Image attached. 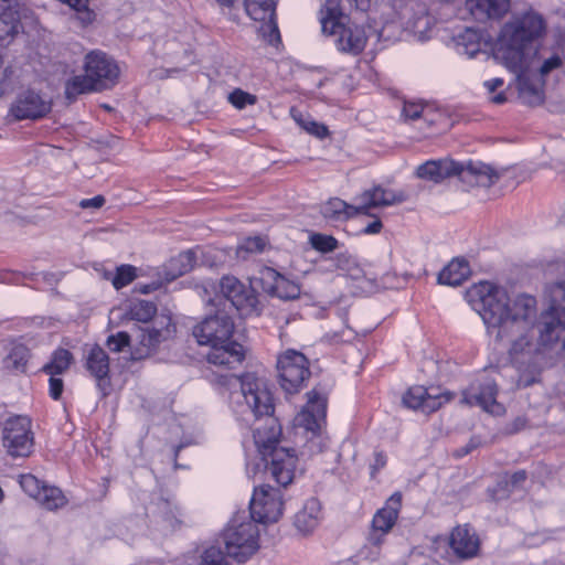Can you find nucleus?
Listing matches in <instances>:
<instances>
[{"label": "nucleus", "mask_w": 565, "mask_h": 565, "mask_svg": "<svg viewBox=\"0 0 565 565\" xmlns=\"http://www.w3.org/2000/svg\"><path fill=\"white\" fill-rule=\"evenodd\" d=\"M423 109H424V107L422 104L405 102L404 106H403L402 115L406 119L415 120L420 117Z\"/></svg>", "instance_id": "nucleus-49"}, {"label": "nucleus", "mask_w": 565, "mask_h": 565, "mask_svg": "<svg viewBox=\"0 0 565 565\" xmlns=\"http://www.w3.org/2000/svg\"><path fill=\"white\" fill-rule=\"evenodd\" d=\"M562 65V58L558 54H553L552 56L545 58L541 66L539 67V72L542 76L550 74L552 71L558 68Z\"/></svg>", "instance_id": "nucleus-48"}, {"label": "nucleus", "mask_w": 565, "mask_h": 565, "mask_svg": "<svg viewBox=\"0 0 565 565\" xmlns=\"http://www.w3.org/2000/svg\"><path fill=\"white\" fill-rule=\"evenodd\" d=\"M479 446H481V438L478 436H472L466 446L455 450L454 456L457 458H461L470 454L472 450L477 449Z\"/></svg>", "instance_id": "nucleus-50"}, {"label": "nucleus", "mask_w": 565, "mask_h": 565, "mask_svg": "<svg viewBox=\"0 0 565 565\" xmlns=\"http://www.w3.org/2000/svg\"><path fill=\"white\" fill-rule=\"evenodd\" d=\"M228 557L245 563L259 550L258 525L247 515L234 516L222 534Z\"/></svg>", "instance_id": "nucleus-6"}, {"label": "nucleus", "mask_w": 565, "mask_h": 565, "mask_svg": "<svg viewBox=\"0 0 565 565\" xmlns=\"http://www.w3.org/2000/svg\"><path fill=\"white\" fill-rule=\"evenodd\" d=\"M3 94V89L0 87V96Z\"/></svg>", "instance_id": "nucleus-64"}, {"label": "nucleus", "mask_w": 565, "mask_h": 565, "mask_svg": "<svg viewBox=\"0 0 565 565\" xmlns=\"http://www.w3.org/2000/svg\"><path fill=\"white\" fill-rule=\"evenodd\" d=\"M278 380L287 394H296L302 390L311 372L308 359L296 350H287L277 360Z\"/></svg>", "instance_id": "nucleus-7"}, {"label": "nucleus", "mask_w": 565, "mask_h": 565, "mask_svg": "<svg viewBox=\"0 0 565 565\" xmlns=\"http://www.w3.org/2000/svg\"><path fill=\"white\" fill-rule=\"evenodd\" d=\"M397 14L405 26L414 33H424L430 26V17L424 2L406 0L395 4Z\"/></svg>", "instance_id": "nucleus-21"}, {"label": "nucleus", "mask_w": 565, "mask_h": 565, "mask_svg": "<svg viewBox=\"0 0 565 565\" xmlns=\"http://www.w3.org/2000/svg\"><path fill=\"white\" fill-rule=\"evenodd\" d=\"M182 448V446H178L177 449H175V457L178 456V452L180 451V449Z\"/></svg>", "instance_id": "nucleus-62"}, {"label": "nucleus", "mask_w": 565, "mask_h": 565, "mask_svg": "<svg viewBox=\"0 0 565 565\" xmlns=\"http://www.w3.org/2000/svg\"><path fill=\"white\" fill-rule=\"evenodd\" d=\"M546 24L541 14L527 11L514 14L501 29L495 55L514 74H521L533 56L534 43L545 33Z\"/></svg>", "instance_id": "nucleus-3"}, {"label": "nucleus", "mask_w": 565, "mask_h": 565, "mask_svg": "<svg viewBox=\"0 0 565 565\" xmlns=\"http://www.w3.org/2000/svg\"><path fill=\"white\" fill-rule=\"evenodd\" d=\"M307 396L308 402L296 415L294 424L296 428H303L305 431L315 436L326 418L327 398L316 390L308 392Z\"/></svg>", "instance_id": "nucleus-19"}, {"label": "nucleus", "mask_w": 565, "mask_h": 565, "mask_svg": "<svg viewBox=\"0 0 565 565\" xmlns=\"http://www.w3.org/2000/svg\"><path fill=\"white\" fill-rule=\"evenodd\" d=\"M20 28L17 3L13 0H0V47L8 46Z\"/></svg>", "instance_id": "nucleus-22"}, {"label": "nucleus", "mask_w": 565, "mask_h": 565, "mask_svg": "<svg viewBox=\"0 0 565 565\" xmlns=\"http://www.w3.org/2000/svg\"><path fill=\"white\" fill-rule=\"evenodd\" d=\"M449 545L458 557L467 559L477 555L480 542L476 533L465 525L454 529Z\"/></svg>", "instance_id": "nucleus-23"}, {"label": "nucleus", "mask_w": 565, "mask_h": 565, "mask_svg": "<svg viewBox=\"0 0 565 565\" xmlns=\"http://www.w3.org/2000/svg\"><path fill=\"white\" fill-rule=\"evenodd\" d=\"M233 332V319L226 310L217 308L216 313L198 323L192 333L200 345L215 347L232 340Z\"/></svg>", "instance_id": "nucleus-8"}, {"label": "nucleus", "mask_w": 565, "mask_h": 565, "mask_svg": "<svg viewBox=\"0 0 565 565\" xmlns=\"http://www.w3.org/2000/svg\"><path fill=\"white\" fill-rule=\"evenodd\" d=\"M160 288V284L159 282H152V284H147V285H140L138 287V290L139 292L141 294H150L151 291H154L157 289Z\"/></svg>", "instance_id": "nucleus-57"}, {"label": "nucleus", "mask_w": 565, "mask_h": 565, "mask_svg": "<svg viewBox=\"0 0 565 565\" xmlns=\"http://www.w3.org/2000/svg\"><path fill=\"white\" fill-rule=\"evenodd\" d=\"M265 279L273 281L268 290L280 299H296L300 295V288L297 284L288 280L273 268L266 269Z\"/></svg>", "instance_id": "nucleus-28"}, {"label": "nucleus", "mask_w": 565, "mask_h": 565, "mask_svg": "<svg viewBox=\"0 0 565 565\" xmlns=\"http://www.w3.org/2000/svg\"><path fill=\"white\" fill-rule=\"evenodd\" d=\"M20 486L26 494L36 500L44 484L33 475H23L20 479Z\"/></svg>", "instance_id": "nucleus-44"}, {"label": "nucleus", "mask_w": 565, "mask_h": 565, "mask_svg": "<svg viewBox=\"0 0 565 565\" xmlns=\"http://www.w3.org/2000/svg\"><path fill=\"white\" fill-rule=\"evenodd\" d=\"M230 102L238 109L246 105H254L257 100L255 95L248 94L242 89H235L228 96Z\"/></svg>", "instance_id": "nucleus-46"}, {"label": "nucleus", "mask_w": 565, "mask_h": 565, "mask_svg": "<svg viewBox=\"0 0 565 565\" xmlns=\"http://www.w3.org/2000/svg\"><path fill=\"white\" fill-rule=\"evenodd\" d=\"M2 444L11 457H28L34 446L31 420L26 416H13L4 422Z\"/></svg>", "instance_id": "nucleus-9"}, {"label": "nucleus", "mask_w": 565, "mask_h": 565, "mask_svg": "<svg viewBox=\"0 0 565 565\" xmlns=\"http://www.w3.org/2000/svg\"><path fill=\"white\" fill-rule=\"evenodd\" d=\"M130 318L139 322H149L157 313V305L152 301L138 299L130 303Z\"/></svg>", "instance_id": "nucleus-36"}, {"label": "nucleus", "mask_w": 565, "mask_h": 565, "mask_svg": "<svg viewBox=\"0 0 565 565\" xmlns=\"http://www.w3.org/2000/svg\"><path fill=\"white\" fill-rule=\"evenodd\" d=\"M221 6L223 7H232L234 3V0H216Z\"/></svg>", "instance_id": "nucleus-60"}, {"label": "nucleus", "mask_w": 565, "mask_h": 565, "mask_svg": "<svg viewBox=\"0 0 565 565\" xmlns=\"http://www.w3.org/2000/svg\"><path fill=\"white\" fill-rule=\"evenodd\" d=\"M526 479L527 472L525 470H519L512 475H504L502 480L499 481L498 486L509 492H512L516 489H521Z\"/></svg>", "instance_id": "nucleus-41"}, {"label": "nucleus", "mask_w": 565, "mask_h": 565, "mask_svg": "<svg viewBox=\"0 0 565 565\" xmlns=\"http://www.w3.org/2000/svg\"><path fill=\"white\" fill-rule=\"evenodd\" d=\"M383 227V224L381 222V220L376 218L375 221H373L372 223H370L367 226H365L362 231V233L364 234H377L381 232Z\"/></svg>", "instance_id": "nucleus-55"}, {"label": "nucleus", "mask_w": 565, "mask_h": 565, "mask_svg": "<svg viewBox=\"0 0 565 565\" xmlns=\"http://www.w3.org/2000/svg\"><path fill=\"white\" fill-rule=\"evenodd\" d=\"M76 12V19L82 26L90 24L95 20V12L88 8V0H58Z\"/></svg>", "instance_id": "nucleus-38"}, {"label": "nucleus", "mask_w": 565, "mask_h": 565, "mask_svg": "<svg viewBox=\"0 0 565 565\" xmlns=\"http://www.w3.org/2000/svg\"><path fill=\"white\" fill-rule=\"evenodd\" d=\"M408 200V194L403 191H393L384 189L381 185L373 186L372 189L365 190L355 201L359 205L360 214L371 215L370 209L391 206L399 204Z\"/></svg>", "instance_id": "nucleus-20"}, {"label": "nucleus", "mask_w": 565, "mask_h": 565, "mask_svg": "<svg viewBox=\"0 0 565 565\" xmlns=\"http://www.w3.org/2000/svg\"><path fill=\"white\" fill-rule=\"evenodd\" d=\"M457 175L459 180L471 186L490 188L499 179L500 173L481 161H468L466 164L451 159L428 160L418 166L416 177L434 183Z\"/></svg>", "instance_id": "nucleus-4"}, {"label": "nucleus", "mask_w": 565, "mask_h": 565, "mask_svg": "<svg viewBox=\"0 0 565 565\" xmlns=\"http://www.w3.org/2000/svg\"><path fill=\"white\" fill-rule=\"evenodd\" d=\"M526 426V419L524 417H516L513 422L508 424L504 428L505 434L513 435L522 430Z\"/></svg>", "instance_id": "nucleus-53"}, {"label": "nucleus", "mask_w": 565, "mask_h": 565, "mask_svg": "<svg viewBox=\"0 0 565 565\" xmlns=\"http://www.w3.org/2000/svg\"><path fill=\"white\" fill-rule=\"evenodd\" d=\"M469 275V265L465 259H452L439 274L438 284L448 286L461 285Z\"/></svg>", "instance_id": "nucleus-30"}, {"label": "nucleus", "mask_w": 565, "mask_h": 565, "mask_svg": "<svg viewBox=\"0 0 565 565\" xmlns=\"http://www.w3.org/2000/svg\"><path fill=\"white\" fill-rule=\"evenodd\" d=\"M386 465V456L379 451V452H375L374 455V463L371 466V476L374 477L375 473L382 469L383 467H385Z\"/></svg>", "instance_id": "nucleus-54"}, {"label": "nucleus", "mask_w": 565, "mask_h": 565, "mask_svg": "<svg viewBox=\"0 0 565 565\" xmlns=\"http://www.w3.org/2000/svg\"><path fill=\"white\" fill-rule=\"evenodd\" d=\"M507 100V96L504 93H499L492 97V102L494 104H503Z\"/></svg>", "instance_id": "nucleus-59"}, {"label": "nucleus", "mask_w": 565, "mask_h": 565, "mask_svg": "<svg viewBox=\"0 0 565 565\" xmlns=\"http://www.w3.org/2000/svg\"><path fill=\"white\" fill-rule=\"evenodd\" d=\"M2 499H3V491H2V489L0 488V502L2 501Z\"/></svg>", "instance_id": "nucleus-63"}, {"label": "nucleus", "mask_w": 565, "mask_h": 565, "mask_svg": "<svg viewBox=\"0 0 565 565\" xmlns=\"http://www.w3.org/2000/svg\"><path fill=\"white\" fill-rule=\"evenodd\" d=\"M136 268L131 265H121L117 268L116 275L113 278V286L116 289L129 285L136 278Z\"/></svg>", "instance_id": "nucleus-43"}, {"label": "nucleus", "mask_w": 565, "mask_h": 565, "mask_svg": "<svg viewBox=\"0 0 565 565\" xmlns=\"http://www.w3.org/2000/svg\"><path fill=\"white\" fill-rule=\"evenodd\" d=\"M358 10L366 11L370 8L371 0H350Z\"/></svg>", "instance_id": "nucleus-58"}, {"label": "nucleus", "mask_w": 565, "mask_h": 565, "mask_svg": "<svg viewBox=\"0 0 565 565\" xmlns=\"http://www.w3.org/2000/svg\"><path fill=\"white\" fill-rule=\"evenodd\" d=\"M245 11L254 21L260 22L259 31L269 44L280 41L276 22V3L274 0H245Z\"/></svg>", "instance_id": "nucleus-15"}, {"label": "nucleus", "mask_w": 565, "mask_h": 565, "mask_svg": "<svg viewBox=\"0 0 565 565\" xmlns=\"http://www.w3.org/2000/svg\"><path fill=\"white\" fill-rule=\"evenodd\" d=\"M200 565H230L220 546L211 545L201 555Z\"/></svg>", "instance_id": "nucleus-40"}, {"label": "nucleus", "mask_w": 565, "mask_h": 565, "mask_svg": "<svg viewBox=\"0 0 565 565\" xmlns=\"http://www.w3.org/2000/svg\"><path fill=\"white\" fill-rule=\"evenodd\" d=\"M532 67V62H527V67L521 73L515 74L519 79V89L520 96L523 102L530 106L540 105L543 102L542 89L532 84L531 81L526 77V73Z\"/></svg>", "instance_id": "nucleus-32"}, {"label": "nucleus", "mask_w": 565, "mask_h": 565, "mask_svg": "<svg viewBox=\"0 0 565 565\" xmlns=\"http://www.w3.org/2000/svg\"><path fill=\"white\" fill-rule=\"evenodd\" d=\"M309 242L312 248L320 253H330L339 247V242L335 237L320 233L311 234Z\"/></svg>", "instance_id": "nucleus-39"}, {"label": "nucleus", "mask_w": 565, "mask_h": 565, "mask_svg": "<svg viewBox=\"0 0 565 565\" xmlns=\"http://www.w3.org/2000/svg\"><path fill=\"white\" fill-rule=\"evenodd\" d=\"M30 359V350L24 344L13 345L4 358L3 364L7 370L24 373Z\"/></svg>", "instance_id": "nucleus-34"}, {"label": "nucleus", "mask_w": 565, "mask_h": 565, "mask_svg": "<svg viewBox=\"0 0 565 565\" xmlns=\"http://www.w3.org/2000/svg\"><path fill=\"white\" fill-rule=\"evenodd\" d=\"M227 384L239 387L231 393L236 414H249L254 419L267 417L271 422L268 431L257 428L254 438L266 462V471L279 486L287 487L295 477L297 456L294 449L278 446L281 428L273 418L275 405L267 383L253 373H246L242 376L231 375Z\"/></svg>", "instance_id": "nucleus-2"}, {"label": "nucleus", "mask_w": 565, "mask_h": 565, "mask_svg": "<svg viewBox=\"0 0 565 565\" xmlns=\"http://www.w3.org/2000/svg\"><path fill=\"white\" fill-rule=\"evenodd\" d=\"M321 214L331 221H347L360 215L358 204H349L339 198H332L321 206Z\"/></svg>", "instance_id": "nucleus-29"}, {"label": "nucleus", "mask_w": 565, "mask_h": 565, "mask_svg": "<svg viewBox=\"0 0 565 565\" xmlns=\"http://www.w3.org/2000/svg\"><path fill=\"white\" fill-rule=\"evenodd\" d=\"M36 500L47 510L58 509L66 503V499L58 488L45 484Z\"/></svg>", "instance_id": "nucleus-37"}, {"label": "nucleus", "mask_w": 565, "mask_h": 565, "mask_svg": "<svg viewBox=\"0 0 565 565\" xmlns=\"http://www.w3.org/2000/svg\"><path fill=\"white\" fill-rule=\"evenodd\" d=\"M154 327L140 329L138 334L139 347L132 353L135 360L143 359L154 352L161 342L168 340L174 332L171 318L161 317L154 322Z\"/></svg>", "instance_id": "nucleus-17"}, {"label": "nucleus", "mask_w": 565, "mask_h": 565, "mask_svg": "<svg viewBox=\"0 0 565 565\" xmlns=\"http://www.w3.org/2000/svg\"><path fill=\"white\" fill-rule=\"evenodd\" d=\"M86 367L88 372L97 380L98 386L103 388L109 373V358L108 354L98 345L90 349L87 359Z\"/></svg>", "instance_id": "nucleus-27"}, {"label": "nucleus", "mask_w": 565, "mask_h": 565, "mask_svg": "<svg viewBox=\"0 0 565 565\" xmlns=\"http://www.w3.org/2000/svg\"><path fill=\"white\" fill-rule=\"evenodd\" d=\"M550 308L537 323L536 299L529 294L510 297L507 289L490 281L473 284L466 291L468 303L482 318L488 333L498 342L511 343L509 353L518 361L554 344L565 330V278L548 289Z\"/></svg>", "instance_id": "nucleus-1"}, {"label": "nucleus", "mask_w": 565, "mask_h": 565, "mask_svg": "<svg viewBox=\"0 0 565 565\" xmlns=\"http://www.w3.org/2000/svg\"><path fill=\"white\" fill-rule=\"evenodd\" d=\"M478 52H479V50L471 51V52L469 53V56H470V57H473V56H475V54H477Z\"/></svg>", "instance_id": "nucleus-61"}, {"label": "nucleus", "mask_w": 565, "mask_h": 565, "mask_svg": "<svg viewBox=\"0 0 565 565\" xmlns=\"http://www.w3.org/2000/svg\"><path fill=\"white\" fill-rule=\"evenodd\" d=\"M298 124L310 135L316 136L320 139L329 135L328 128L319 122L310 119L298 120Z\"/></svg>", "instance_id": "nucleus-47"}, {"label": "nucleus", "mask_w": 565, "mask_h": 565, "mask_svg": "<svg viewBox=\"0 0 565 565\" xmlns=\"http://www.w3.org/2000/svg\"><path fill=\"white\" fill-rule=\"evenodd\" d=\"M129 344L130 335L125 331L110 334L106 341V345L111 352H122Z\"/></svg>", "instance_id": "nucleus-45"}, {"label": "nucleus", "mask_w": 565, "mask_h": 565, "mask_svg": "<svg viewBox=\"0 0 565 565\" xmlns=\"http://www.w3.org/2000/svg\"><path fill=\"white\" fill-rule=\"evenodd\" d=\"M84 70L100 90L114 85L119 74L117 64L100 51L86 55Z\"/></svg>", "instance_id": "nucleus-16"}, {"label": "nucleus", "mask_w": 565, "mask_h": 565, "mask_svg": "<svg viewBox=\"0 0 565 565\" xmlns=\"http://www.w3.org/2000/svg\"><path fill=\"white\" fill-rule=\"evenodd\" d=\"M73 356L66 349H57L52 355V360L46 363L42 371L49 375H58L64 373L71 364Z\"/></svg>", "instance_id": "nucleus-35"}, {"label": "nucleus", "mask_w": 565, "mask_h": 565, "mask_svg": "<svg viewBox=\"0 0 565 565\" xmlns=\"http://www.w3.org/2000/svg\"><path fill=\"white\" fill-rule=\"evenodd\" d=\"M92 90H100L98 86L85 75H76L70 78L65 85V97L70 103L76 100L77 96Z\"/></svg>", "instance_id": "nucleus-33"}, {"label": "nucleus", "mask_w": 565, "mask_h": 565, "mask_svg": "<svg viewBox=\"0 0 565 565\" xmlns=\"http://www.w3.org/2000/svg\"><path fill=\"white\" fill-rule=\"evenodd\" d=\"M321 519V505L318 499L310 498L306 501L294 519V525L303 535L310 534Z\"/></svg>", "instance_id": "nucleus-26"}, {"label": "nucleus", "mask_w": 565, "mask_h": 565, "mask_svg": "<svg viewBox=\"0 0 565 565\" xmlns=\"http://www.w3.org/2000/svg\"><path fill=\"white\" fill-rule=\"evenodd\" d=\"M503 85V79L502 78H492L490 81H487L484 83V86L487 87V89L490 92V93H493L495 92L499 87H501Z\"/></svg>", "instance_id": "nucleus-56"}, {"label": "nucleus", "mask_w": 565, "mask_h": 565, "mask_svg": "<svg viewBox=\"0 0 565 565\" xmlns=\"http://www.w3.org/2000/svg\"><path fill=\"white\" fill-rule=\"evenodd\" d=\"M207 362L214 365L233 367L244 359L243 347L230 340L227 343L211 347V351L206 355Z\"/></svg>", "instance_id": "nucleus-25"}, {"label": "nucleus", "mask_w": 565, "mask_h": 565, "mask_svg": "<svg viewBox=\"0 0 565 565\" xmlns=\"http://www.w3.org/2000/svg\"><path fill=\"white\" fill-rule=\"evenodd\" d=\"M266 246V239L262 236L247 237L237 247V256L245 258V254L260 253Z\"/></svg>", "instance_id": "nucleus-42"}, {"label": "nucleus", "mask_w": 565, "mask_h": 565, "mask_svg": "<svg viewBox=\"0 0 565 565\" xmlns=\"http://www.w3.org/2000/svg\"><path fill=\"white\" fill-rule=\"evenodd\" d=\"M466 8L480 22L501 19L510 9V0H467Z\"/></svg>", "instance_id": "nucleus-24"}, {"label": "nucleus", "mask_w": 565, "mask_h": 565, "mask_svg": "<svg viewBox=\"0 0 565 565\" xmlns=\"http://www.w3.org/2000/svg\"><path fill=\"white\" fill-rule=\"evenodd\" d=\"M452 394L449 392H439V388L417 385L408 388L403 396V404L412 409H420L424 413H433L439 409L445 403L449 402Z\"/></svg>", "instance_id": "nucleus-18"}, {"label": "nucleus", "mask_w": 565, "mask_h": 565, "mask_svg": "<svg viewBox=\"0 0 565 565\" xmlns=\"http://www.w3.org/2000/svg\"><path fill=\"white\" fill-rule=\"evenodd\" d=\"M221 296H216L210 300V303L216 308L223 307L226 310L227 306L241 310L247 307H254L256 297L252 290L246 288L236 277L224 276L220 281Z\"/></svg>", "instance_id": "nucleus-13"}, {"label": "nucleus", "mask_w": 565, "mask_h": 565, "mask_svg": "<svg viewBox=\"0 0 565 565\" xmlns=\"http://www.w3.org/2000/svg\"><path fill=\"white\" fill-rule=\"evenodd\" d=\"M49 383L50 396L55 401L60 399L64 387L62 379L55 377V375H51Z\"/></svg>", "instance_id": "nucleus-52"}, {"label": "nucleus", "mask_w": 565, "mask_h": 565, "mask_svg": "<svg viewBox=\"0 0 565 565\" xmlns=\"http://www.w3.org/2000/svg\"><path fill=\"white\" fill-rule=\"evenodd\" d=\"M196 252L189 249L180 253L178 256L171 258L167 265L168 280L175 278L191 271L196 264Z\"/></svg>", "instance_id": "nucleus-31"}, {"label": "nucleus", "mask_w": 565, "mask_h": 565, "mask_svg": "<svg viewBox=\"0 0 565 565\" xmlns=\"http://www.w3.org/2000/svg\"><path fill=\"white\" fill-rule=\"evenodd\" d=\"M284 502L279 489L269 484L255 488L249 503V519L257 523H275L282 515Z\"/></svg>", "instance_id": "nucleus-10"}, {"label": "nucleus", "mask_w": 565, "mask_h": 565, "mask_svg": "<svg viewBox=\"0 0 565 565\" xmlns=\"http://www.w3.org/2000/svg\"><path fill=\"white\" fill-rule=\"evenodd\" d=\"M345 15L340 0H326L320 9L321 30L327 35H338L337 46L340 51L359 54L366 44L364 29L359 25H345Z\"/></svg>", "instance_id": "nucleus-5"}, {"label": "nucleus", "mask_w": 565, "mask_h": 565, "mask_svg": "<svg viewBox=\"0 0 565 565\" xmlns=\"http://www.w3.org/2000/svg\"><path fill=\"white\" fill-rule=\"evenodd\" d=\"M106 199L103 195H96L92 199H83L79 201L78 206L83 210L93 209L98 210L104 206Z\"/></svg>", "instance_id": "nucleus-51"}, {"label": "nucleus", "mask_w": 565, "mask_h": 565, "mask_svg": "<svg viewBox=\"0 0 565 565\" xmlns=\"http://www.w3.org/2000/svg\"><path fill=\"white\" fill-rule=\"evenodd\" d=\"M401 507L402 493L395 492L387 499L385 505L375 513L367 536L369 544L374 547H380L383 544L386 534L397 520Z\"/></svg>", "instance_id": "nucleus-14"}, {"label": "nucleus", "mask_w": 565, "mask_h": 565, "mask_svg": "<svg viewBox=\"0 0 565 565\" xmlns=\"http://www.w3.org/2000/svg\"><path fill=\"white\" fill-rule=\"evenodd\" d=\"M52 110V100L40 92L28 88L17 94L10 105L9 116L14 120H39Z\"/></svg>", "instance_id": "nucleus-11"}, {"label": "nucleus", "mask_w": 565, "mask_h": 565, "mask_svg": "<svg viewBox=\"0 0 565 565\" xmlns=\"http://www.w3.org/2000/svg\"><path fill=\"white\" fill-rule=\"evenodd\" d=\"M497 395L498 386L495 381L489 376H481L472 381L462 391L461 403L469 406H480L490 414L500 415L504 409L497 402Z\"/></svg>", "instance_id": "nucleus-12"}]
</instances>
